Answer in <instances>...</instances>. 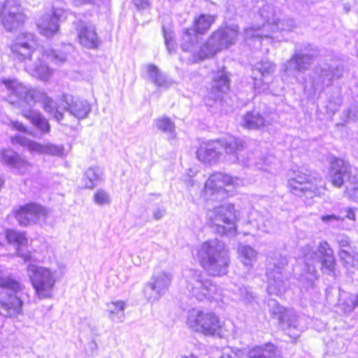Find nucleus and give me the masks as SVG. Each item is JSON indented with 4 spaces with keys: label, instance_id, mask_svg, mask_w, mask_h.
<instances>
[{
    "label": "nucleus",
    "instance_id": "4be33fe9",
    "mask_svg": "<svg viewBox=\"0 0 358 358\" xmlns=\"http://www.w3.org/2000/svg\"><path fill=\"white\" fill-rule=\"evenodd\" d=\"M273 316L278 319L282 328L291 330L299 328L298 317L293 310H287L274 299L268 301Z\"/></svg>",
    "mask_w": 358,
    "mask_h": 358
},
{
    "label": "nucleus",
    "instance_id": "49530a36",
    "mask_svg": "<svg viewBox=\"0 0 358 358\" xmlns=\"http://www.w3.org/2000/svg\"><path fill=\"white\" fill-rule=\"evenodd\" d=\"M342 309L345 313H350L358 307V296L351 295L342 303Z\"/></svg>",
    "mask_w": 358,
    "mask_h": 358
},
{
    "label": "nucleus",
    "instance_id": "20e7f679",
    "mask_svg": "<svg viewBox=\"0 0 358 358\" xmlns=\"http://www.w3.org/2000/svg\"><path fill=\"white\" fill-rule=\"evenodd\" d=\"M196 256L200 265L210 275L220 276L227 273L230 264L229 251L217 238L210 239L199 245Z\"/></svg>",
    "mask_w": 358,
    "mask_h": 358
},
{
    "label": "nucleus",
    "instance_id": "bb28decb",
    "mask_svg": "<svg viewBox=\"0 0 358 358\" xmlns=\"http://www.w3.org/2000/svg\"><path fill=\"white\" fill-rule=\"evenodd\" d=\"M1 159L4 164L14 169L20 174H24L29 172L32 167L29 162L13 150H6L2 151Z\"/></svg>",
    "mask_w": 358,
    "mask_h": 358
},
{
    "label": "nucleus",
    "instance_id": "e2e57ef3",
    "mask_svg": "<svg viewBox=\"0 0 358 358\" xmlns=\"http://www.w3.org/2000/svg\"><path fill=\"white\" fill-rule=\"evenodd\" d=\"M181 358H197L194 356H182Z\"/></svg>",
    "mask_w": 358,
    "mask_h": 358
},
{
    "label": "nucleus",
    "instance_id": "cd10ccee",
    "mask_svg": "<svg viewBox=\"0 0 358 358\" xmlns=\"http://www.w3.org/2000/svg\"><path fill=\"white\" fill-rule=\"evenodd\" d=\"M77 30L79 42L83 47L89 49L98 48L100 40L94 25L83 23Z\"/></svg>",
    "mask_w": 358,
    "mask_h": 358
},
{
    "label": "nucleus",
    "instance_id": "1a4fd4ad",
    "mask_svg": "<svg viewBox=\"0 0 358 358\" xmlns=\"http://www.w3.org/2000/svg\"><path fill=\"white\" fill-rule=\"evenodd\" d=\"M267 261L268 292L274 295L281 294L285 290L288 279V273L286 271L287 259L275 253L268 257Z\"/></svg>",
    "mask_w": 358,
    "mask_h": 358
},
{
    "label": "nucleus",
    "instance_id": "f704fd0d",
    "mask_svg": "<svg viewBox=\"0 0 358 358\" xmlns=\"http://www.w3.org/2000/svg\"><path fill=\"white\" fill-rule=\"evenodd\" d=\"M6 238L10 243H13L15 245L18 256L22 257L25 261L30 259V255L29 253H21L19 249L20 246L25 245L27 243V238L24 233L9 230L6 232Z\"/></svg>",
    "mask_w": 358,
    "mask_h": 358
},
{
    "label": "nucleus",
    "instance_id": "a878e982",
    "mask_svg": "<svg viewBox=\"0 0 358 358\" xmlns=\"http://www.w3.org/2000/svg\"><path fill=\"white\" fill-rule=\"evenodd\" d=\"M198 332L206 336L223 338L226 335L227 330L217 315L213 312H206L203 323Z\"/></svg>",
    "mask_w": 358,
    "mask_h": 358
},
{
    "label": "nucleus",
    "instance_id": "3c124183",
    "mask_svg": "<svg viewBox=\"0 0 358 358\" xmlns=\"http://www.w3.org/2000/svg\"><path fill=\"white\" fill-rule=\"evenodd\" d=\"M336 241L338 244L340 249H351L350 241L347 236L344 234L338 235L336 238Z\"/></svg>",
    "mask_w": 358,
    "mask_h": 358
},
{
    "label": "nucleus",
    "instance_id": "c03bdc74",
    "mask_svg": "<svg viewBox=\"0 0 358 358\" xmlns=\"http://www.w3.org/2000/svg\"><path fill=\"white\" fill-rule=\"evenodd\" d=\"M321 264L320 269L323 273L334 275L335 270L336 261L333 256L319 259Z\"/></svg>",
    "mask_w": 358,
    "mask_h": 358
},
{
    "label": "nucleus",
    "instance_id": "37998d69",
    "mask_svg": "<svg viewBox=\"0 0 358 358\" xmlns=\"http://www.w3.org/2000/svg\"><path fill=\"white\" fill-rule=\"evenodd\" d=\"M236 294L239 296V299L245 304H251L257 298L255 293L249 287H240Z\"/></svg>",
    "mask_w": 358,
    "mask_h": 358
},
{
    "label": "nucleus",
    "instance_id": "8fccbe9b",
    "mask_svg": "<svg viewBox=\"0 0 358 358\" xmlns=\"http://www.w3.org/2000/svg\"><path fill=\"white\" fill-rule=\"evenodd\" d=\"M320 220L326 224H328L329 226H334L338 222L343 221L344 220V217H341L339 215L331 214L322 215L320 217Z\"/></svg>",
    "mask_w": 358,
    "mask_h": 358
},
{
    "label": "nucleus",
    "instance_id": "b1692460",
    "mask_svg": "<svg viewBox=\"0 0 358 358\" xmlns=\"http://www.w3.org/2000/svg\"><path fill=\"white\" fill-rule=\"evenodd\" d=\"M352 172L348 162L339 158H334L330 164V178L334 186L341 187L347 181Z\"/></svg>",
    "mask_w": 358,
    "mask_h": 358
},
{
    "label": "nucleus",
    "instance_id": "5701e85b",
    "mask_svg": "<svg viewBox=\"0 0 358 358\" xmlns=\"http://www.w3.org/2000/svg\"><path fill=\"white\" fill-rule=\"evenodd\" d=\"M64 14L62 8H53L50 13L43 15L37 22L40 33L46 37L53 36L59 29L58 22Z\"/></svg>",
    "mask_w": 358,
    "mask_h": 358
},
{
    "label": "nucleus",
    "instance_id": "473e14b6",
    "mask_svg": "<svg viewBox=\"0 0 358 358\" xmlns=\"http://www.w3.org/2000/svg\"><path fill=\"white\" fill-rule=\"evenodd\" d=\"M125 308L126 303L123 301H115L107 303L109 319L113 322H123L125 319Z\"/></svg>",
    "mask_w": 358,
    "mask_h": 358
},
{
    "label": "nucleus",
    "instance_id": "58836bf2",
    "mask_svg": "<svg viewBox=\"0 0 358 358\" xmlns=\"http://www.w3.org/2000/svg\"><path fill=\"white\" fill-rule=\"evenodd\" d=\"M249 358H276V348L271 343L255 346L248 354Z\"/></svg>",
    "mask_w": 358,
    "mask_h": 358
},
{
    "label": "nucleus",
    "instance_id": "864d4df0",
    "mask_svg": "<svg viewBox=\"0 0 358 358\" xmlns=\"http://www.w3.org/2000/svg\"><path fill=\"white\" fill-rule=\"evenodd\" d=\"M166 210L164 208H157L153 211V217L156 220L162 219L165 215Z\"/></svg>",
    "mask_w": 358,
    "mask_h": 358
},
{
    "label": "nucleus",
    "instance_id": "dca6fc26",
    "mask_svg": "<svg viewBox=\"0 0 358 358\" xmlns=\"http://www.w3.org/2000/svg\"><path fill=\"white\" fill-rule=\"evenodd\" d=\"M11 141L13 144H19L26 148L31 153L48 155L58 157H62L66 155L62 145L50 143L41 144L20 135L13 137Z\"/></svg>",
    "mask_w": 358,
    "mask_h": 358
},
{
    "label": "nucleus",
    "instance_id": "ddd939ff",
    "mask_svg": "<svg viewBox=\"0 0 358 358\" xmlns=\"http://www.w3.org/2000/svg\"><path fill=\"white\" fill-rule=\"evenodd\" d=\"M288 185L291 192L295 195L313 198L319 193L322 180L297 171L294 173V176L289 180Z\"/></svg>",
    "mask_w": 358,
    "mask_h": 358
},
{
    "label": "nucleus",
    "instance_id": "393cba45",
    "mask_svg": "<svg viewBox=\"0 0 358 358\" xmlns=\"http://www.w3.org/2000/svg\"><path fill=\"white\" fill-rule=\"evenodd\" d=\"M217 141L221 150H224L230 162L245 163L244 160L240 157V152L245 148V142L242 139L230 136Z\"/></svg>",
    "mask_w": 358,
    "mask_h": 358
},
{
    "label": "nucleus",
    "instance_id": "a19ab883",
    "mask_svg": "<svg viewBox=\"0 0 358 358\" xmlns=\"http://www.w3.org/2000/svg\"><path fill=\"white\" fill-rule=\"evenodd\" d=\"M41 54L43 59L50 61L57 65H60L66 60L65 52L55 50L49 47L44 48Z\"/></svg>",
    "mask_w": 358,
    "mask_h": 358
},
{
    "label": "nucleus",
    "instance_id": "aec40b11",
    "mask_svg": "<svg viewBox=\"0 0 358 358\" xmlns=\"http://www.w3.org/2000/svg\"><path fill=\"white\" fill-rule=\"evenodd\" d=\"M36 44L34 34L21 33L10 45V50L14 59L20 62L29 60L34 51Z\"/></svg>",
    "mask_w": 358,
    "mask_h": 358
},
{
    "label": "nucleus",
    "instance_id": "423d86ee",
    "mask_svg": "<svg viewBox=\"0 0 358 358\" xmlns=\"http://www.w3.org/2000/svg\"><path fill=\"white\" fill-rule=\"evenodd\" d=\"M27 273L31 284L39 299H51L59 278L56 270L43 266L29 264Z\"/></svg>",
    "mask_w": 358,
    "mask_h": 358
},
{
    "label": "nucleus",
    "instance_id": "13d9d810",
    "mask_svg": "<svg viewBox=\"0 0 358 358\" xmlns=\"http://www.w3.org/2000/svg\"><path fill=\"white\" fill-rule=\"evenodd\" d=\"M165 44L169 52L171 51V44L166 34H164Z\"/></svg>",
    "mask_w": 358,
    "mask_h": 358
},
{
    "label": "nucleus",
    "instance_id": "a211bd4d",
    "mask_svg": "<svg viewBox=\"0 0 358 358\" xmlns=\"http://www.w3.org/2000/svg\"><path fill=\"white\" fill-rule=\"evenodd\" d=\"M3 26L8 31H12L20 26L24 20V15L17 0H7L0 11Z\"/></svg>",
    "mask_w": 358,
    "mask_h": 358
},
{
    "label": "nucleus",
    "instance_id": "72a5a7b5",
    "mask_svg": "<svg viewBox=\"0 0 358 358\" xmlns=\"http://www.w3.org/2000/svg\"><path fill=\"white\" fill-rule=\"evenodd\" d=\"M252 215L253 217L250 218V222L255 224L258 230L264 233L271 231L273 228V220L268 213H266V215H262L258 212H254Z\"/></svg>",
    "mask_w": 358,
    "mask_h": 358
},
{
    "label": "nucleus",
    "instance_id": "6ab92c4d",
    "mask_svg": "<svg viewBox=\"0 0 358 358\" xmlns=\"http://www.w3.org/2000/svg\"><path fill=\"white\" fill-rule=\"evenodd\" d=\"M47 216L48 210L35 203L20 206L15 211V217L21 226L45 222Z\"/></svg>",
    "mask_w": 358,
    "mask_h": 358
},
{
    "label": "nucleus",
    "instance_id": "680f3d73",
    "mask_svg": "<svg viewBox=\"0 0 358 358\" xmlns=\"http://www.w3.org/2000/svg\"><path fill=\"white\" fill-rule=\"evenodd\" d=\"M334 341H332V342H331V343H329L328 344V347H329V349L334 348Z\"/></svg>",
    "mask_w": 358,
    "mask_h": 358
},
{
    "label": "nucleus",
    "instance_id": "603ef678",
    "mask_svg": "<svg viewBox=\"0 0 358 358\" xmlns=\"http://www.w3.org/2000/svg\"><path fill=\"white\" fill-rule=\"evenodd\" d=\"M133 1L138 9H145L150 5L148 0H133Z\"/></svg>",
    "mask_w": 358,
    "mask_h": 358
},
{
    "label": "nucleus",
    "instance_id": "c756f323",
    "mask_svg": "<svg viewBox=\"0 0 358 358\" xmlns=\"http://www.w3.org/2000/svg\"><path fill=\"white\" fill-rule=\"evenodd\" d=\"M241 125L249 129H257L266 125L270 124L271 120L259 114V112L253 110L248 112L242 116L240 122Z\"/></svg>",
    "mask_w": 358,
    "mask_h": 358
},
{
    "label": "nucleus",
    "instance_id": "6e6d98bb",
    "mask_svg": "<svg viewBox=\"0 0 358 358\" xmlns=\"http://www.w3.org/2000/svg\"><path fill=\"white\" fill-rule=\"evenodd\" d=\"M345 212L346 213L345 217L348 218L352 220H355V214L352 208H348L345 209Z\"/></svg>",
    "mask_w": 358,
    "mask_h": 358
},
{
    "label": "nucleus",
    "instance_id": "bf43d9fd",
    "mask_svg": "<svg viewBox=\"0 0 358 358\" xmlns=\"http://www.w3.org/2000/svg\"><path fill=\"white\" fill-rule=\"evenodd\" d=\"M220 358H236V355L234 353L229 354L223 352Z\"/></svg>",
    "mask_w": 358,
    "mask_h": 358
},
{
    "label": "nucleus",
    "instance_id": "39448f33",
    "mask_svg": "<svg viewBox=\"0 0 358 358\" xmlns=\"http://www.w3.org/2000/svg\"><path fill=\"white\" fill-rule=\"evenodd\" d=\"M239 213L231 203H225L206 212V223L220 235H234Z\"/></svg>",
    "mask_w": 358,
    "mask_h": 358
},
{
    "label": "nucleus",
    "instance_id": "4468645a",
    "mask_svg": "<svg viewBox=\"0 0 358 358\" xmlns=\"http://www.w3.org/2000/svg\"><path fill=\"white\" fill-rule=\"evenodd\" d=\"M302 257L304 259L306 271L310 275L308 279L310 281L317 279V272L315 264L319 262V259L334 255L332 249L326 241L320 243L317 247V251H315L313 246L306 245L301 249Z\"/></svg>",
    "mask_w": 358,
    "mask_h": 358
},
{
    "label": "nucleus",
    "instance_id": "ea45409f",
    "mask_svg": "<svg viewBox=\"0 0 358 358\" xmlns=\"http://www.w3.org/2000/svg\"><path fill=\"white\" fill-rule=\"evenodd\" d=\"M205 311L197 308H192L188 310L187 315L186 324L195 332H198L201 324L203 323V318Z\"/></svg>",
    "mask_w": 358,
    "mask_h": 358
},
{
    "label": "nucleus",
    "instance_id": "f03ea898",
    "mask_svg": "<svg viewBox=\"0 0 358 358\" xmlns=\"http://www.w3.org/2000/svg\"><path fill=\"white\" fill-rule=\"evenodd\" d=\"M239 28L236 24L221 27L214 31L203 46H199V36L190 29H186L182 34L180 48L187 55L185 59L189 62L213 56L223 48H228L236 42Z\"/></svg>",
    "mask_w": 358,
    "mask_h": 358
},
{
    "label": "nucleus",
    "instance_id": "a18cd8bd",
    "mask_svg": "<svg viewBox=\"0 0 358 358\" xmlns=\"http://www.w3.org/2000/svg\"><path fill=\"white\" fill-rule=\"evenodd\" d=\"M338 255L341 259L346 264H354L355 260L358 262V254L354 252L351 249H340Z\"/></svg>",
    "mask_w": 358,
    "mask_h": 358
},
{
    "label": "nucleus",
    "instance_id": "412c9836",
    "mask_svg": "<svg viewBox=\"0 0 358 358\" xmlns=\"http://www.w3.org/2000/svg\"><path fill=\"white\" fill-rule=\"evenodd\" d=\"M229 80L224 71H217L214 76L210 90L205 97L207 106H213L214 103L221 99L222 94L229 90Z\"/></svg>",
    "mask_w": 358,
    "mask_h": 358
},
{
    "label": "nucleus",
    "instance_id": "7ed1b4c3",
    "mask_svg": "<svg viewBox=\"0 0 358 358\" xmlns=\"http://www.w3.org/2000/svg\"><path fill=\"white\" fill-rule=\"evenodd\" d=\"M280 11L271 4L264 5L257 15V23L245 29V41L254 39L259 44L272 43L274 38H278L275 34L278 31H290L295 27L294 22L291 19L281 20L279 17Z\"/></svg>",
    "mask_w": 358,
    "mask_h": 358
},
{
    "label": "nucleus",
    "instance_id": "2eb2a0df",
    "mask_svg": "<svg viewBox=\"0 0 358 358\" xmlns=\"http://www.w3.org/2000/svg\"><path fill=\"white\" fill-rule=\"evenodd\" d=\"M172 279L173 275L169 271L155 273L143 289L146 299L150 302L159 300L168 290Z\"/></svg>",
    "mask_w": 358,
    "mask_h": 358
},
{
    "label": "nucleus",
    "instance_id": "0eeeda50",
    "mask_svg": "<svg viewBox=\"0 0 358 358\" xmlns=\"http://www.w3.org/2000/svg\"><path fill=\"white\" fill-rule=\"evenodd\" d=\"M243 185V180L238 178L216 172L206 182L202 194L206 201H221L232 196L234 189Z\"/></svg>",
    "mask_w": 358,
    "mask_h": 358
},
{
    "label": "nucleus",
    "instance_id": "9b49d317",
    "mask_svg": "<svg viewBox=\"0 0 358 358\" xmlns=\"http://www.w3.org/2000/svg\"><path fill=\"white\" fill-rule=\"evenodd\" d=\"M342 75V68L334 67L328 64H320L315 68L313 76L310 78V87H306V90L311 95L320 94L325 88L331 86L335 79L340 78Z\"/></svg>",
    "mask_w": 358,
    "mask_h": 358
},
{
    "label": "nucleus",
    "instance_id": "2f4dec72",
    "mask_svg": "<svg viewBox=\"0 0 358 358\" xmlns=\"http://www.w3.org/2000/svg\"><path fill=\"white\" fill-rule=\"evenodd\" d=\"M26 70L32 76L41 80H48L53 73L52 69L44 64V62H42L39 57H38V61L34 64H27Z\"/></svg>",
    "mask_w": 358,
    "mask_h": 358
},
{
    "label": "nucleus",
    "instance_id": "f8f14e48",
    "mask_svg": "<svg viewBox=\"0 0 358 358\" xmlns=\"http://www.w3.org/2000/svg\"><path fill=\"white\" fill-rule=\"evenodd\" d=\"M318 50L308 45L303 49H296L291 58L283 65L282 70L287 75L308 71L318 56Z\"/></svg>",
    "mask_w": 358,
    "mask_h": 358
},
{
    "label": "nucleus",
    "instance_id": "9d476101",
    "mask_svg": "<svg viewBox=\"0 0 358 358\" xmlns=\"http://www.w3.org/2000/svg\"><path fill=\"white\" fill-rule=\"evenodd\" d=\"M0 303L8 315H15L20 310L21 299L17 294L21 290V285L9 276H4L0 268Z\"/></svg>",
    "mask_w": 358,
    "mask_h": 358
},
{
    "label": "nucleus",
    "instance_id": "4d7b16f0",
    "mask_svg": "<svg viewBox=\"0 0 358 358\" xmlns=\"http://www.w3.org/2000/svg\"><path fill=\"white\" fill-rule=\"evenodd\" d=\"M73 1H74V3L76 6H80V5L85 4V3H93L96 0H73Z\"/></svg>",
    "mask_w": 358,
    "mask_h": 358
},
{
    "label": "nucleus",
    "instance_id": "7c9ffc66",
    "mask_svg": "<svg viewBox=\"0 0 358 358\" xmlns=\"http://www.w3.org/2000/svg\"><path fill=\"white\" fill-rule=\"evenodd\" d=\"M238 258L245 269L250 271L257 259V252L250 245L241 244L238 250Z\"/></svg>",
    "mask_w": 358,
    "mask_h": 358
},
{
    "label": "nucleus",
    "instance_id": "f3484780",
    "mask_svg": "<svg viewBox=\"0 0 358 358\" xmlns=\"http://www.w3.org/2000/svg\"><path fill=\"white\" fill-rule=\"evenodd\" d=\"M275 71V65L271 61L257 62L252 67L254 90L257 93H266L270 91V82L272 79L269 76L273 75Z\"/></svg>",
    "mask_w": 358,
    "mask_h": 358
},
{
    "label": "nucleus",
    "instance_id": "6e6552de",
    "mask_svg": "<svg viewBox=\"0 0 358 358\" xmlns=\"http://www.w3.org/2000/svg\"><path fill=\"white\" fill-rule=\"evenodd\" d=\"M183 277L186 290L196 300L203 301L215 297L217 287L201 271L187 269L184 271Z\"/></svg>",
    "mask_w": 358,
    "mask_h": 358
},
{
    "label": "nucleus",
    "instance_id": "c85d7f7f",
    "mask_svg": "<svg viewBox=\"0 0 358 358\" xmlns=\"http://www.w3.org/2000/svg\"><path fill=\"white\" fill-rule=\"evenodd\" d=\"M221 153L220 143L217 140L201 145L197 150L196 155L199 161L211 162L217 160Z\"/></svg>",
    "mask_w": 358,
    "mask_h": 358
},
{
    "label": "nucleus",
    "instance_id": "f257e3e1",
    "mask_svg": "<svg viewBox=\"0 0 358 358\" xmlns=\"http://www.w3.org/2000/svg\"><path fill=\"white\" fill-rule=\"evenodd\" d=\"M2 83L8 90V102L12 104L20 102L22 115L43 132L48 133L50 131L48 120L39 112L27 108L24 103L31 107L37 101L42 100L44 110L53 115L57 121L62 120L64 110H68L71 115L79 120L86 118L91 111V105L87 101L75 99L71 95H64L59 103H57L43 92L28 88L17 80L4 79Z\"/></svg>",
    "mask_w": 358,
    "mask_h": 358
},
{
    "label": "nucleus",
    "instance_id": "de8ad7c7",
    "mask_svg": "<svg viewBox=\"0 0 358 358\" xmlns=\"http://www.w3.org/2000/svg\"><path fill=\"white\" fill-rule=\"evenodd\" d=\"M94 201L98 205H105L110 203V196L102 189H99L94 195Z\"/></svg>",
    "mask_w": 358,
    "mask_h": 358
},
{
    "label": "nucleus",
    "instance_id": "e433bc0d",
    "mask_svg": "<svg viewBox=\"0 0 358 358\" xmlns=\"http://www.w3.org/2000/svg\"><path fill=\"white\" fill-rule=\"evenodd\" d=\"M102 180V170L99 166L88 168L82 179L84 187L89 189L94 188Z\"/></svg>",
    "mask_w": 358,
    "mask_h": 358
},
{
    "label": "nucleus",
    "instance_id": "052dcab7",
    "mask_svg": "<svg viewBox=\"0 0 358 358\" xmlns=\"http://www.w3.org/2000/svg\"><path fill=\"white\" fill-rule=\"evenodd\" d=\"M344 349V344L342 343L341 348H337L334 350V353L338 354L340 353Z\"/></svg>",
    "mask_w": 358,
    "mask_h": 358
},
{
    "label": "nucleus",
    "instance_id": "79ce46f5",
    "mask_svg": "<svg viewBox=\"0 0 358 358\" xmlns=\"http://www.w3.org/2000/svg\"><path fill=\"white\" fill-rule=\"evenodd\" d=\"M155 124L158 129L166 134L169 140L175 138V124L169 118L165 117H159L155 120Z\"/></svg>",
    "mask_w": 358,
    "mask_h": 358
},
{
    "label": "nucleus",
    "instance_id": "0e129e2a",
    "mask_svg": "<svg viewBox=\"0 0 358 358\" xmlns=\"http://www.w3.org/2000/svg\"><path fill=\"white\" fill-rule=\"evenodd\" d=\"M3 180H2L1 178H0V189H1V187L3 186Z\"/></svg>",
    "mask_w": 358,
    "mask_h": 358
},
{
    "label": "nucleus",
    "instance_id": "c9c22d12",
    "mask_svg": "<svg viewBox=\"0 0 358 358\" xmlns=\"http://www.w3.org/2000/svg\"><path fill=\"white\" fill-rule=\"evenodd\" d=\"M147 71L149 79L156 86L167 88L171 85V80L155 64H148L147 66Z\"/></svg>",
    "mask_w": 358,
    "mask_h": 358
},
{
    "label": "nucleus",
    "instance_id": "4c0bfd02",
    "mask_svg": "<svg viewBox=\"0 0 358 358\" xmlns=\"http://www.w3.org/2000/svg\"><path fill=\"white\" fill-rule=\"evenodd\" d=\"M216 16L208 14H201L194 20V33L203 34L207 32L215 21Z\"/></svg>",
    "mask_w": 358,
    "mask_h": 358
},
{
    "label": "nucleus",
    "instance_id": "09e8293b",
    "mask_svg": "<svg viewBox=\"0 0 358 358\" xmlns=\"http://www.w3.org/2000/svg\"><path fill=\"white\" fill-rule=\"evenodd\" d=\"M348 185L346 189L349 192H355L358 190V172H355L350 175L347 180Z\"/></svg>",
    "mask_w": 358,
    "mask_h": 358
},
{
    "label": "nucleus",
    "instance_id": "5fc2aeb1",
    "mask_svg": "<svg viewBox=\"0 0 358 358\" xmlns=\"http://www.w3.org/2000/svg\"><path fill=\"white\" fill-rule=\"evenodd\" d=\"M10 124H11L12 127L17 131H20L22 132L27 131L26 127L23 125L22 123H21L18 121H11Z\"/></svg>",
    "mask_w": 358,
    "mask_h": 358
}]
</instances>
